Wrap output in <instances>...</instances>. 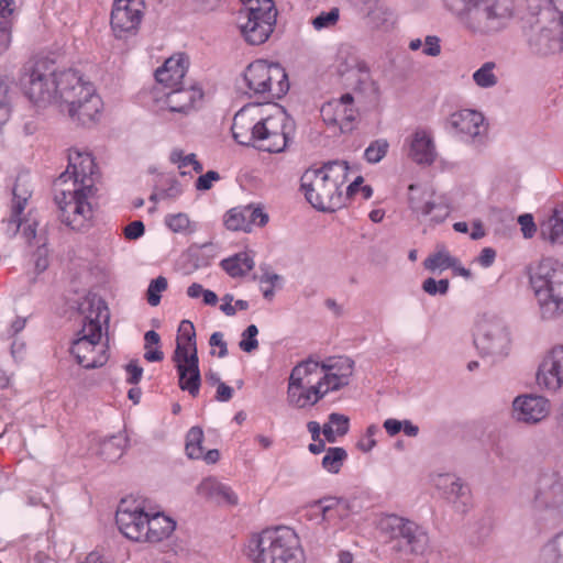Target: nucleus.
<instances>
[{
    "mask_svg": "<svg viewBox=\"0 0 563 563\" xmlns=\"http://www.w3.org/2000/svg\"><path fill=\"white\" fill-rule=\"evenodd\" d=\"M98 178L91 154L70 150L67 169L55 181L56 187H63L55 201L62 222L73 230H81L92 217L90 199L96 195Z\"/></svg>",
    "mask_w": 563,
    "mask_h": 563,
    "instance_id": "1",
    "label": "nucleus"
},
{
    "mask_svg": "<svg viewBox=\"0 0 563 563\" xmlns=\"http://www.w3.org/2000/svg\"><path fill=\"white\" fill-rule=\"evenodd\" d=\"M84 316L81 329L70 346V354L76 362L87 369L103 366L108 361L107 351L100 344L102 322H109L108 307L102 298L95 294L87 295L79 303Z\"/></svg>",
    "mask_w": 563,
    "mask_h": 563,
    "instance_id": "2",
    "label": "nucleus"
},
{
    "mask_svg": "<svg viewBox=\"0 0 563 563\" xmlns=\"http://www.w3.org/2000/svg\"><path fill=\"white\" fill-rule=\"evenodd\" d=\"M347 176L349 166L345 161H330L321 168L306 170L300 187L313 208L333 212L345 205L342 187Z\"/></svg>",
    "mask_w": 563,
    "mask_h": 563,
    "instance_id": "3",
    "label": "nucleus"
},
{
    "mask_svg": "<svg viewBox=\"0 0 563 563\" xmlns=\"http://www.w3.org/2000/svg\"><path fill=\"white\" fill-rule=\"evenodd\" d=\"M444 3L474 33L499 32L514 15V0H444Z\"/></svg>",
    "mask_w": 563,
    "mask_h": 563,
    "instance_id": "4",
    "label": "nucleus"
},
{
    "mask_svg": "<svg viewBox=\"0 0 563 563\" xmlns=\"http://www.w3.org/2000/svg\"><path fill=\"white\" fill-rule=\"evenodd\" d=\"M252 563H303L305 554L297 533L288 527L265 529L247 545Z\"/></svg>",
    "mask_w": 563,
    "mask_h": 563,
    "instance_id": "5",
    "label": "nucleus"
},
{
    "mask_svg": "<svg viewBox=\"0 0 563 563\" xmlns=\"http://www.w3.org/2000/svg\"><path fill=\"white\" fill-rule=\"evenodd\" d=\"M530 284L543 319L563 314V263L543 258L531 272Z\"/></svg>",
    "mask_w": 563,
    "mask_h": 563,
    "instance_id": "6",
    "label": "nucleus"
},
{
    "mask_svg": "<svg viewBox=\"0 0 563 563\" xmlns=\"http://www.w3.org/2000/svg\"><path fill=\"white\" fill-rule=\"evenodd\" d=\"M243 82L247 87L250 97L264 101L280 99L289 90L288 76L285 69L275 63L255 60L251 63L244 74Z\"/></svg>",
    "mask_w": 563,
    "mask_h": 563,
    "instance_id": "7",
    "label": "nucleus"
},
{
    "mask_svg": "<svg viewBox=\"0 0 563 563\" xmlns=\"http://www.w3.org/2000/svg\"><path fill=\"white\" fill-rule=\"evenodd\" d=\"M378 529L394 543L391 549L398 553L422 555L429 548L427 530L405 517L386 515L380 518Z\"/></svg>",
    "mask_w": 563,
    "mask_h": 563,
    "instance_id": "8",
    "label": "nucleus"
},
{
    "mask_svg": "<svg viewBox=\"0 0 563 563\" xmlns=\"http://www.w3.org/2000/svg\"><path fill=\"white\" fill-rule=\"evenodd\" d=\"M238 23L245 41L251 45L265 43L272 34L277 11L272 0H241Z\"/></svg>",
    "mask_w": 563,
    "mask_h": 563,
    "instance_id": "9",
    "label": "nucleus"
},
{
    "mask_svg": "<svg viewBox=\"0 0 563 563\" xmlns=\"http://www.w3.org/2000/svg\"><path fill=\"white\" fill-rule=\"evenodd\" d=\"M532 508L540 520L559 521L563 509V479L558 472L547 471L538 476Z\"/></svg>",
    "mask_w": 563,
    "mask_h": 563,
    "instance_id": "10",
    "label": "nucleus"
},
{
    "mask_svg": "<svg viewBox=\"0 0 563 563\" xmlns=\"http://www.w3.org/2000/svg\"><path fill=\"white\" fill-rule=\"evenodd\" d=\"M475 345L484 356L499 362L509 355L510 333L505 322L496 317L483 314L476 323Z\"/></svg>",
    "mask_w": 563,
    "mask_h": 563,
    "instance_id": "11",
    "label": "nucleus"
},
{
    "mask_svg": "<svg viewBox=\"0 0 563 563\" xmlns=\"http://www.w3.org/2000/svg\"><path fill=\"white\" fill-rule=\"evenodd\" d=\"M294 132V121L279 109L276 113L257 121L255 147L269 153H280L287 147Z\"/></svg>",
    "mask_w": 563,
    "mask_h": 563,
    "instance_id": "12",
    "label": "nucleus"
},
{
    "mask_svg": "<svg viewBox=\"0 0 563 563\" xmlns=\"http://www.w3.org/2000/svg\"><path fill=\"white\" fill-rule=\"evenodd\" d=\"M409 208L420 217H430L434 223L443 222L450 211L448 206L428 187L411 184L408 187Z\"/></svg>",
    "mask_w": 563,
    "mask_h": 563,
    "instance_id": "13",
    "label": "nucleus"
},
{
    "mask_svg": "<svg viewBox=\"0 0 563 563\" xmlns=\"http://www.w3.org/2000/svg\"><path fill=\"white\" fill-rule=\"evenodd\" d=\"M144 7V0H114L110 23L115 37L122 38L136 32Z\"/></svg>",
    "mask_w": 563,
    "mask_h": 563,
    "instance_id": "14",
    "label": "nucleus"
},
{
    "mask_svg": "<svg viewBox=\"0 0 563 563\" xmlns=\"http://www.w3.org/2000/svg\"><path fill=\"white\" fill-rule=\"evenodd\" d=\"M354 98L351 93H344L339 99H333L320 109L322 120L328 125L339 126L342 133L352 132L358 111L354 108Z\"/></svg>",
    "mask_w": 563,
    "mask_h": 563,
    "instance_id": "15",
    "label": "nucleus"
},
{
    "mask_svg": "<svg viewBox=\"0 0 563 563\" xmlns=\"http://www.w3.org/2000/svg\"><path fill=\"white\" fill-rule=\"evenodd\" d=\"M115 522L125 538L143 542L146 526V512L143 507L135 503L122 500L115 514Z\"/></svg>",
    "mask_w": 563,
    "mask_h": 563,
    "instance_id": "16",
    "label": "nucleus"
},
{
    "mask_svg": "<svg viewBox=\"0 0 563 563\" xmlns=\"http://www.w3.org/2000/svg\"><path fill=\"white\" fill-rule=\"evenodd\" d=\"M449 125L462 140L474 144H482L487 132L484 115L470 109L451 114Z\"/></svg>",
    "mask_w": 563,
    "mask_h": 563,
    "instance_id": "17",
    "label": "nucleus"
},
{
    "mask_svg": "<svg viewBox=\"0 0 563 563\" xmlns=\"http://www.w3.org/2000/svg\"><path fill=\"white\" fill-rule=\"evenodd\" d=\"M102 100L96 93L93 87H88L74 103L64 107L63 112H67L69 118L84 126L95 124L101 115Z\"/></svg>",
    "mask_w": 563,
    "mask_h": 563,
    "instance_id": "18",
    "label": "nucleus"
},
{
    "mask_svg": "<svg viewBox=\"0 0 563 563\" xmlns=\"http://www.w3.org/2000/svg\"><path fill=\"white\" fill-rule=\"evenodd\" d=\"M88 87L93 86L88 81H84L77 70L66 69L55 71V102L58 103L60 111H64V107L67 104L74 103L75 99L84 95V91H87Z\"/></svg>",
    "mask_w": 563,
    "mask_h": 563,
    "instance_id": "19",
    "label": "nucleus"
},
{
    "mask_svg": "<svg viewBox=\"0 0 563 563\" xmlns=\"http://www.w3.org/2000/svg\"><path fill=\"white\" fill-rule=\"evenodd\" d=\"M55 86V71L45 73L38 67L23 79V87L26 97L36 104H46L55 102L56 90Z\"/></svg>",
    "mask_w": 563,
    "mask_h": 563,
    "instance_id": "20",
    "label": "nucleus"
},
{
    "mask_svg": "<svg viewBox=\"0 0 563 563\" xmlns=\"http://www.w3.org/2000/svg\"><path fill=\"white\" fill-rule=\"evenodd\" d=\"M537 383L550 391H556L563 385V345L555 346L544 357L537 373Z\"/></svg>",
    "mask_w": 563,
    "mask_h": 563,
    "instance_id": "21",
    "label": "nucleus"
},
{
    "mask_svg": "<svg viewBox=\"0 0 563 563\" xmlns=\"http://www.w3.org/2000/svg\"><path fill=\"white\" fill-rule=\"evenodd\" d=\"M550 412L547 398L537 395H521L512 402V413L516 420L525 423H538Z\"/></svg>",
    "mask_w": 563,
    "mask_h": 563,
    "instance_id": "22",
    "label": "nucleus"
},
{
    "mask_svg": "<svg viewBox=\"0 0 563 563\" xmlns=\"http://www.w3.org/2000/svg\"><path fill=\"white\" fill-rule=\"evenodd\" d=\"M313 508H318L321 514V525L325 527L335 523V520L343 521L350 517L351 514L358 511L355 505V500L339 498V497H323L314 501Z\"/></svg>",
    "mask_w": 563,
    "mask_h": 563,
    "instance_id": "23",
    "label": "nucleus"
},
{
    "mask_svg": "<svg viewBox=\"0 0 563 563\" xmlns=\"http://www.w3.org/2000/svg\"><path fill=\"white\" fill-rule=\"evenodd\" d=\"M435 486L443 490L449 503L456 511L465 512L470 505V488L460 477L452 474H439L434 478Z\"/></svg>",
    "mask_w": 563,
    "mask_h": 563,
    "instance_id": "24",
    "label": "nucleus"
},
{
    "mask_svg": "<svg viewBox=\"0 0 563 563\" xmlns=\"http://www.w3.org/2000/svg\"><path fill=\"white\" fill-rule=\"evenodd\" d=\"M189 59L185 54H177L165 60L155 71L156 80L168 88L180 87L188 70Z\"/></svg>",
    "mask_w": 563,
    "mask_h": 563,
    "instance_id": "25",
    "label": "nucleus"
},
{
    "mask_svg": "<svg viewBox=\"0 0 563 563\" xmlns=\"http://www.w3.org/2000/svg\"><path fill=\"white\" fill-rule=\"evenodd\" d=\"M409 157L420 165H431L435 157V146L430 133L417 130L409 142Z\"/></svg>",
    "mask_w": 563,
    "mask_h": 563,
    "instance_id": "26",
    "label": "nucleus"
},
{
    "mask_svg": "<svg viewBox=\"0 0 563 563\" xmlns=\"http://www.w3.org/2000/svg\"><path fill=\"white\" fill-rule=\"evenodd\" d=\"M202 98L201 89L190 85L172 88L166 93V104L172 112L187 113L194 108L196 101Z\"/></svg>",
    "mask_w": 563,
    "mask_h": 563,
    "instance_id": "27",
    "label": "nucleus"
},
{
    "mask_svg": "<svg viewBox=\"0 0 563 563\" xmlns=\"http://www.w3.org/2000/svg\"><path fill=\"white\" fill-rule=\"evenodd\" d=\"M176 523L164 514L146 512V526L143 542H159L170 536L175 530Z\"/></svg>",
    "mask_w": 563,
    "mask_h": 563,
    "instance_id": "28",
    "label": "nucleus"
},
{
    "mask_svg": "<svg viewBox=\"0 0 563 563\" xmlns=\"http://www.w3.org/2000/svg\"><path fill=\"white\" fill-rule=\"evenodd\" d=\"M257 128V121L254 122L245 110H240L233 118L231 126L234 140L244 146L256 145L255 129Z\"/></svg>",
    "mask_w": 563,
    "mask_h": 563,
    "instance_id": "29",
    "label": "nucleus"
},
{
    "mask_svg": "<svg viewBox=\"0 0 563 563\" xmlns=\"http://www.w3.org/2000/svg\"><path fill=\"white\" fill-rule=\"evenodd\" d=\"M540 234L553 244H563V210L553 209L551 214L541 221Z\"/></svg>",
    "mask_w": 563,
    "mask_h": 563,
    "instance_id": "30",
    "label": "nucleus"
},
{
    "mask_svg": "<svg viewBox=\"0 0 563 563\" xmlns=\"http://www.w3.org/2000/svg\"><path fill=\"white\" fill-rule=\"evenodd\" d=\"M221 267L233 278L246 275L253 269L255 263L247 252L238 253L231 257L224 258L220 263Z\"/></svg>",
    "mask_w": 563,
    "mask_h": 563,
    "instance_id": "31",
    "label": "nucleus"
},
{
    "mask_svg": "<svg viewBox=\"0 0 563 563\" xmlns=\"http://www.w3.org/2000/svg\"><path fill=\"white\" fill-rule=\"evenodd\" d=\"M176 369L178 373L179 388L184 391H188L190 396L197 397L201 385L199 365H192V367L179 365Z\"/></svg>",
    "mask_w": 563,
    "mask_h": 563,
    "instance_id": "32",
    "label": "nucleus"
},
{
    "mask_svg": "<svg viewBox=\"0 0 563 563\" xmlns=\"http://www.w3.org/2000/svg\"><path fill=\"white\" fill-rule=\"evenodd\" d=\"M321 371H329L350 382L354 371V361L347 356L329 357L321 362Z\"/></svg>",
    "mask_w": 563,
    "mask_h": 563,
    "instance_id": "33",
    "label": "nucleus"
},
{
    "mask_svg": "<svg viewBox=\"0 0 563 563\" xmlns=\"http://www.w3.org/2000/svg\"><path fill=\"white\" fill-rule=\"evenodd\" d=\"M12 205L15 213H23L29 199L32 196V190L25 177L19 176L12 189Z\"/></svg>",
    "mask_w": 563,
    "mask_h": 563,
    "instance_id": "34",
    "label": "nucleus"
},
{
    "mask_svg": "<svg viewBox=\"0 0 563 563\" xmlns=\"http://www.w3.org/2000/svg\"><path fill=\"white\" fill-rule=\"evenodd\" d=\"M540 558L542 563H563V530L543 545Z\"/></svg>",
    "mask_w": 563,
    "mask_h": 563,
    "instance_id": "35",
    "label": "nucleus"
},
{
    "mask_svg": "<svg viewBox=\"0 0 563 563\" xmlns=\"http://www.w3.org/2000/svg\"><path fill=\"white\" fill-rule=\"evenodd\" d=\"M125 438L122 435H112L104 440L100 445V455L109 462L120 459L125 448Z\"/></svg>",
    "mask_w": 563,
    "mask_h": 563,
    "instance_id": "36",
    "label": "nucleus"
},
{
    "mask_svg": "<svg viewBox=\"0 0 563 563\" xmlns=\"http://www.w3.org/2000/svg\"><path fill=\"white\" fill-rule=\"evenodd\" d=\"M346 459L347 453L343 448H328L322 459V467L329 473L338 474Z\"/></svg>",
    "mask_w": 563,
    "mask_h": 563,
    "instance_id": "37",
    "label": "nucleus"
},
{
    "mask_svg": "<svg viewBox=\"0 0 563 563\" xmlns=\"http://www.w3.org/2000/svg\"><path fill=\"white\" fill-rule=\"evenodd\" d=\"M457 263L455 257H452L450 253L442 247L434 254L428 256L424 261V267L429 271H444L451 267H454Z\"/></svg>",
    "mask_w": 563,
    "mask_h": 563,
    "instance_id": "38",
    "label": "nucleus"
},
{
    "mask_svg": "<svg viewBox=\"0 0 563 563\" xmlns=\"http://www.w3.org/2000/svg\"><path fill=\"white\" fill-rule=\"evenodd\" d=\"M203 441V431L200 427H192L189 429L186 435V453L189 459H201L202 457V446L201 443Z\"/></svg>",
    "mask_w": 563,
    "mask_h": 563,
    "instance_id": "39",
    "label": "nucleus"
},
{
    "mask_svg": "<svg viewBox=\"0 0 563 563\" xmlns=\"http://www.w3.org/2000/svg\"><path fill=\"white\" fill-rule=\"evenodd\" d=\"M173 361L176 367L179 365L191 367L192 365H199L197 347L191 350V346H188L185 343H176Z\"/></svg>",
    "mask_w": 563,
    "mask_h": 563,
    "instance_id": "40",
    "label": "nucleus"
},
{
    "mask_svg": "<svg viewBox=\"0 0 563 563\" xmlns=\"http://www.w3.org/2000/svg\"><path fill=\"white\" fill-rule=\"evenodd\" d=\"M496 64L494 62H486L474 74L473 80L481 88L494 87L498 79L494 73Z\"/></svg>",
    "mask_w": 563,
    "mask_h": 563,
    "instance_id": "41",
    "label": "nucleus"
},
{
    "mask_svg": "<svg viewBox=\"0 0 563 563\" xmlns=\"http://www.w3.org/2000/svg\"><path fill=\"white\" fill-rule=\"evenodd\" d=\"M320 368L321 369V362L314 360L313 357H308L307 360L305 361H301L300 363H298L292 369H291V373H290V380H296V382H302L303 383V379L316 373L317 369Z\"/></svg>",
    "mask_w": 563,
    "mask_h": 563,
    "instance_id": "42",
    "label": "nucleus"
},
{
    "mask_svg": "<svg viewBox=\"0 0 563 563\" xmlns=\"http://www.w3.org/2000/svg\"><path fill=\"white\" fill-rule=\"evenodd\" d=\"M224 224L227 229L232 231H249L245 208H234L228 211V213L225 214Z\"/></svg>",
    "mask_w": 563,
    "mask_h": 563,
    "instance_id": "43",
    "label": "nucleus"
},
{
    "mask_svg": "<svg viewBox=\"0 0 563 563\" xmlns=\"http://www.w3.org/2000/svg\"><path fill=\"white\" fill-rule=\"evenodd\" d=\"M389 144L386 140L379 139L372 142L364 152L365 159L371 164L380 162L387 154Z\"/></svg>",
    "mask_w": 563,
    "mask_h": 563,
    "instance_id": "44",
    "label": "nucleus"
},
{
    "mask_svg": "<svg viewBox=\"0 0 563 563\" xmlns=\"http://www.w3.org/2000/svg\"><path fill=\"white\" fill-rule=\"evenodd\" d=\"M166 225L175 233H187L190 230V220L186 213L179 212L165 218Z\"/></svg>",
    "mask_w": 563,
    "mask_h": 563,
    "instance_id": "45",
    "label": "nucleus"
},
{
    "mask_svg": "<svg viewBox=\"0 0 563 563\" xmlns=\"http://www.w3.org/2000/svg\"><path fill=\"white\" fill-rule=\"evenodd\" d=\"M176 343H185L191 346V350L197 347L196 343V330L194 323L189 320H183L178 327V336Z\"/></svg>",
    "mask_w": 563,
    "mask_h": 563,
    "instance_id": "46",
    "label": "nucleus"
},
{
    "mask_svg": "<svg viewBox=\"0 0 563 563\" xmlns=\"http://www.w3.org/2000/svg\"><path fill=\"white\" fill-rule=\"evenodd\" d=\"M167 288V279L158 276L150 283L147 288V302L155 307L161 302V292Z\"/></svg>",
    "mask_w": 563,
    "mask_h": 563,
    "instance_id": "47",
    "label": "nucleus"
},
{
    "mask_svg": "<svg viewBox=\"0 0 563 563\" xmlns=\"http://www.w3.org/2000/svg\"><path fill=\"white\" fill-rule=\"evenodd\" d=\"M257 334V327L255 324L249 325L242 333V340L239 343L240 349L246 353L256 350L258 347Z\"/></svg>",
    "mask_w": 563,
    "mask_h": 563,
    "instance_id": "48",
    "label": "nucleus"
},
{
    "mask_svg": "<svg viewBox=\"0 0 563 563\" xmlns=\"http://www.w3.org/2000/svg\"><path fill=\"white\" fill-rule=\"evenodd\" d=\"M222 487L217 479L208 477L197 486V494L205 498H213L221 494Z\"/></svg>",
    "mask_w": 563,
    "mask_h": 563,
    "instance_id": "49",
    "label": "nucleus"
},
{
    "mask_svg": "<svg viewBox=\"0 0 563 563\" xmlns=\"http://www.w3.org/2000/svg\"><path fill=\"white\" fill-rule=\"evenodd\" d=\"M339 20V9L332 8L328 12H321L312 20L316 30H321L334 25Z\"/></svg>",
    "mask_w": 563,
    "mask_h": 563,
    "instance_id": "50",
    "label": "nucleus"
},
{
    "mask_svg": "<svg viewBox=\"0 0 563 563\" xmlns=\"http://www.w3.org/2000/svg\"><path fill=\"white\" fill-rule=\"evenodd\" d=\"M422 289L431 296L445 295L449 290V280L429 277L422 283Z\"/></svg>",
    "mask_w": 563,
    "mask_h": 563,
    "instance_id": "51",
    "label": "nucleus"
},
{
    "mask_svg": "<svg viewBox=\"0 0 563 563\" xmlns=\"http://www.w3.org/2000/svg\"><path fill=\"white\" fill-rule=\"evenodd\" d=\"M21 214L22 213H15L14 209L11 207V216L2 221L4 225L3 231L8 238H14L18 234L22 225Z\"/></svg>",
    "mask_w": 563,
    "mask_h": 563,
    "instance_id": "52",
    "label": "nucleus"
},
{
    "mask_svg": "<svg viewBox=\"0 0 563 563\" xmlns=\"http://www.w3.org/2000/svg\"><path fill=\"white\" fill-rule=\"evenodd\" d=\"M323 376L320 378L323 386L328 387L330 391H338L343 387L347 386L350 382L342 379L340 376L329 371H322Z\"/></svg>",
    "mask_w": 563,
    "mask_h": 563,
    "instance_id": "53",
    "label": "nucleus"
},
{
    "mask_svg": "<svg viewBox=\"0 0 563 563\" xmlns=\"http://www.w3.org/2000/svg\"><path fill=\"white\" fill-rule=\"evenodd\" d=\"M245 212L249 231L251 230L252 224L264 227L268 221V216L260 208H253L249 206L245 207Z\"/></svg>",
    "mask_w": 563,
    "mask_h": 563,
    "instance_id": "54",
    "label": "nucleus"
},
{
    "mask_svg": "<svg viewBox=\"0 0 563 563\" xmlns=\"http://www.w3.org/2000/svg\"><path fill=\"white\" fill-rule=\"evenodd\" d=\"M328 419L339 437H343L349 432L350 419L347 416L332 412Z\"/></svg>",
    "mask_w": 563,
    "mask_h": 563,
    "instance_id": "55",
    "label": "nucleus"
},
{
    "mask_svg": "<svg viewBox=\"0 0 563 563\" xmlns=\"http://www.w3.org/2000/svg\"><path fill=\"white\" fill-rule=\"evenodd\" d=\"M13 0H0V30H11V15L14 11Z\"/></svg>",
    "mask_w": 563,
    "mask_h": 563,
    "instance_id": "56",
    "label": "nucleus"
},
{
    "mask_svg": "<svg viewBox=\"0 0 563 563\" xmlns=\"http://www.w3.org/2000/svg\"><path fill=\"white\" fill-rule=\"evenodd\" d=\"M159 189L164 200H175L183 192L180 183L175 178L166 179V187H159Z\"/></svg>",
    "mask_w": 563,
    "mask_h": 563,
    "instance_id": "57",
    "label": "nucleus"
},
{
    "mask_svg": "<svg viewBox=\"0 0 563 563\" xmlns=\"http://www.w3.org/2000/svg\"><path fill=\"white\" fill-rule=\"evenodd\" d=\"M303 388L302 382L290 380L287 389V400L290 406L299 408L301 400V391Z\"/></svg>",
    "mask_w": 563,
    "mask_h": 563,
    "instance_id": "58",
    "label": "nucleus"
},
{
    "mask_svg": "<svg viewBox=\"0 0 563 563\" xmlns=\"http://www.w3.org/2000/svg\"><path fill=\"white\" fill-rule=\"evenodd\" d=\"M379 428L376 424H371L366 429L364 439L357 443V448L363 452H369L375 445L374 437L378 433Z\"/></svg>",
    "mask_w": 563,
    "mask_h": 563,
    "instance_id": "59",
    "label": "nucleus"
},
{
    "mask_svg": "<svg viewBox=\"0 0 563 563\" xmlns=\"http://www.w3.org/2000/svg\"><path fill=\"white\" fill-rule=\"evenodd\" d=\"M220 179V175L216 170H209L206 174L198 177L196 181V189L197 190H209L212 187L213 181H217Z\"/></svg>",
    "mask_w": 563,
    "mask_h": 563,
    "instance_id": "60",
    "label": "nucleus"
},
{
    "mask_svg": "<svg viewBox=\"0 0 563 563\" xmlns=\"http://www.w3.org/2000/svg\"><path fill=\"white\" fill-rule=\"evenodd\" d=\"M125 371L128 373L126 383L131 385H136L142 378L143 368L137 364V361H131L125 365Z\"/></svg>",
    "mask_w": 563,
    "mask_h": 563,
    "instance_id": "61",
    "label": "nucleus"
},
{
    "mask_svg": "<svg viewBox=\"0 0 563 563\" xmlns=\"http://www.w3.org/2000/svg\"><path fill=\"white\" fill-rule=\"evenodd\" d=\"M518 222L521 225V231L525 238H532L537 231L536 224L533 222V217L529 213L521 214L518 218Z\"/></svg>",
    "mask_w": 563,
    "mask_h": 563,
    "instance_id": "62",
    "label": "nucleus"
},
{
    "mask_svg": "<svg viewBox=\"0 0 563 563\" xmlns=\"http://www.w3.org/2000/svg\"><path fill=\"white\" fill-rule=\"evenodd\" d=\"M145 232V227L142 221H133L124 228V236L128 240H136Z\"/></svg>",
    "mask_w": 563,
    "mask_h": 563,
    "instance_id": "63",
    "label": "nucleus"
},
{
    "mask_svg": "<svg viewBox=\"0 0 563 563\" xmlns=\"http://www.w3.org/2000/svg\"><path fill=\"white\" fill-rule=\"evenodd\" d=\"M441 53L440 40L438 36L429 35L426 37L423 54L428 56H438Z\"/></svg>",
    "mask_w": 563,
    "mask_h": 563,
    "instance_id": "64",
    "label": "nucleus"
}]
</instances>
